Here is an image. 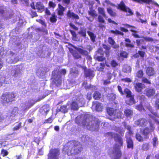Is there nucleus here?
<instances>
[{"mask_svg": "<svg viewBox=\"0 0 159 159\" xmlns=\"http://www.w3.org/2000/svg\"><path fill=\"white\" fill-rule=\"evenodd\" d=\"M40 141V138L39 137H34V142L36 143L38 145H39Z\"/></svg>", "mask_w": 159, "mask_h": 159, "instance_id": "69168bd1", "label": "nucleus"}, {"mask_svg": "<svg viewBox=\"0 0 159 159\" xmlns=\"http://www.w3.org/2000/svg\"><path fill=\"white\" fill-rule=\"evenodd\" d=\"M83 148L80 143L76 141L68 142L64 146L62 151L68 156L75 155L80 153Z\"/></svg>", "mask_w": 159, "mask_h": 159, "instance_id": "f257e3e1", "label": "nucleus"}, {"mask_svg": "<svg viewBox=\"0 0 159 159\" xmlns=\"http://www.w3.org/2000/svg\"><path fill=\"white\" fill-rule=\"evenodd\" d=\"M60 154V150L59 149H51L48 154V159H58Z\"/></svg>", "mask_w": 159, "mask_h": 159, "instance_id": "20e7f679", "label": "nucleus"}, {"mask_svg": "<svg viewBox=\"0 0 159 159\" xmlns=\"http://www.w3.org/2000/svg\"><path fill=\"white\" fill-rule=\"evenodd\" d=\"M8 154V152L6 150L2 149L1 151V154L3 157H5Z\"/></svg>", "mask_w": 159, "mask_h": 159, "instance_id": "603ef678", "label": "nucleus"}, {"mask_svg": "<svg viewBox=\"0 0 159 159\" xmlns=\"http://www.w3.org/2000/svg\"><path fill=\"white\" fill-rule=\"evenodd\" d=\"M67 17L69 18H71L73 19L79 20L80 19L78 15L73 12H71L70 11L68 10L66 12Z\"/></svg>", "mask_w": 159, "mask_h": 159, "instance_id": "2eb2a0df", "label": "nucleus"}, {"mask_svg": "<svg viewBox=\"0 0 159 159\" xmlns=\"http://www.w3.org/2000/svg\"><path fill=\"white\" fill-rule=\"evenodd\" d=\"M111 65L112 66L115 67L118 65V63L116 60H113L111 61Z\"/></svg>", "mask_w": 159, "mask_h": 159, "instance_id": "0e129e2a", "label": "nucleus"}, {"mask_svg": "<svg viewBox=\"0 0 159 159\" xmlns=\"http://www.w3.org/2000/svg\"><path fill=\"white\" fill-rule=\"evenodd\" d=\"M15 97V94L13 92H8L4 94H2L1 96V99L4 102H11Z\"/></svg>", "mask_w": 159, "mask_h": 159, "instance_id": "39448f33", "label": "nucleus"}, {"mask_svg": "<svg viewBox=\"0 0 159 159\" xmlns=\"http://www.w3.org/2000/svg\"><path fill=\"white\" fill-rule=\"evenodd\" d=\"M138 53L139 54V56H140L142 58H143L145 54L144 52L141 51H138Z\"/></svg>", "mask_w": 159, "mask_h": 159, "instance_id": "338daca9", "label": "nucleus"}, {"mask_svg": "<svg viewBox=\"0 0 159 159\" xmlns=\"http://www.w3.org/2000/svg\"><path fill=\"white\" fill-rule=\"evenodd\" d=\"M73 57L76 59L80 58L81 56L77 52H74L72 54Z\"/></svg>", "mask_w": 159, "mask_h": 159, "instance_id": "09e8293b", "label": "nucleus"}, {"mask_svg": "<svg viewBox=\"0 0 159 159\" xmlns=\"http://www.w3.org/2000/svg\"><path fill=\"white\" fill-rule=\"evenodd\" d=\"M117 8L124 12H126L127 13L126 16H131L134 14L132 11L129 8L126 7L124 3L122 1L118 5Z\"/></svg>", "mask_w": 159, "mask_h": 159, "instance_id": "7ed1b4c3", "label": "nucleus"}, {"mask_svg": "<svg viewBox=\"0 0 159 159\" xmlns=\"http://www.w3.org/2000/svg\"><path fill=\"white\" fill-rule=\"evenodd\" d=\"M124 113L126 117L131 118L133 115V111L130 109L127 108L125 110Z\"/></svg>", "mask_w": 159, "mask_h": 159, "instance_id": "b1692460", "label": "nucleus"}, {"mask_svg": "<svg viewBox=\"0 0 159 159\" xmlns=\"http://www.w3.org/2000/svg\"><path fill=\"white\" fill-rule=\"evenodd\" d=\"M151 132L149 128L146 127L144 128L142 131H141V134L143 135L145 139H148L149 138L148 135Z\"/></svg>", "mask_w": 159, "mask_h": 159, "instance_id": "412c9836", "label": "nucleus"}, {"mask_svg": "<svg viewBox=\"0 0 159 159\" xmlns=\"http://www.w3.org/2000/svg\"><path fill=\"white\" fill-rule=\"evenodd\" d=\"M155 93V89L152 88H147L145 90V94L148 97H150Z\"/></svg>", "mask_w": 159, "mask_h": 159, "instance_id": "ddd939ff", "label": "nucleus"}, {"mask_svg": "<svg viewBox=\"0 0 159 159\" xmlns=\"http://www.w3.org/2000/svg\"><path fill=\"white\" fill-rule=\"evenodd\" d=\"M75 101L77 103L78 105L80 107L82 106L84 103L83 98H82L77 97V98H76Z\"/></svg>", "mask_w": 159, "mask_h": 159, "instance_id": "473e14b6", "label": "nucleus"}, {"mask_svg": "<svg viewBox=\"0 0 159 159\" xmlns=\"http://www.w3.org/2000/svg\"><path fill=\"white\" fill-rule=\"evenodd\" d=\"M49 6L50 7H52L54 8L56 6V4L52 1H50L48 3Z\"/></svg>", "mask_w": 159, "mask_h": 159, "instance_id": "680f3d73", "label": "nucleus"}, {"mask_svg": "<svg viewBox=\"0 0 159 159\" xmlns=\"http://www.w3.org/2000/svg\"><path fill=\"white\" fill-rule=\"evenodd\" d=\"M29 14L31 16L32 18H33L34 17L38 16V15L35 11H34L32 10H31Z\"/></svg>", "mask_w": 159, "mask_h": 159, "instance_id": "864d4df0", "label": "nucleus"}, {"mask_svg": "<svg viewBox=\"0 0 159 159\" xmlns=\"http://www.w3.org/2000/svg\"><path fill=\"white\" fill-rule=\"evenodd\" d=\"M134 2L139 3H145L149 4L152 2V0H132Z\"/></svg>", "mask_w": 159, "mask_h": 159, "instance_id": "58836bf2", "label": "nucleus"}, {"mask_svg": "<svg viewBox=\"0 0 159 159\" xmlns=\"http://www.w3.org/2000/svg\"><path fill=\"white\" fill-rule=\"evenodd\" d=\"M116 136L114 137L115 141L117 142L119 144L120 146L123 145V141L122 137L118 134H116Z\"/></svg>", "mask_w": 159, "mask_h": 159, "instance_id": "5701e85b", "label": "nucleus"}, {"mask_svg": "<svg viewBox=\"0 0 159 159\" xmlns=\"http://www.w3.org/2000/svg\"><path fill=\"white\" fill-rule=\"evenodd\" d=\"M127 147L128 148H131L133 149L134 148V143L132 139L130 136L128 137L125 136Z\"/></svg>", "mask_w": 159, "mask_h": 159, "instance_id": "4468645a", "label": "nucleus"}, {"mask_svg": "<svg viewBox=\"0 0 159 159\" xmlns=\"http://www.w3.org/2000/svg\"><path fill=\"white\" fill-rule=\"evenodd\" d=\"M81 67L84 70V74L85 77L91 79L94 76V71L91 69H87L85 66H81Z\"/></svg>", "mask_w": 159, "mask_h": 159, "instance_id": "6e6552de", "label": "nucleus"}, {"mask_svg": "<svg viewBox=\"0 0 159 159\" xmlns=\"http://www.w3.org/2000/svg\"><path fill=\"white\" fill-rule=\"evenodd\" d=\"M114 116L117 118H123L124 116L122 111L116 109Z\"/></svg>", "mask_w": 159, "mask_h": 159, "instance_id": "c85d7f7f", "label": "nucleus"}, {"mask_svg": "<svg viewBox=\"0 0 159 159\" xmlns=\"http://www.w3.org/2000/svg\"><path fill=\"white\" fill-rule=\"evenodd\" d=\"M69 31L72 34V39L75 41H77L78 39V38L75 32L74 31L71 30H70Z\"/></svg>", "mask_w": 159, "mask_h": 159, "instance_id": "a19ab883", "label": "nucleus"}, {"mask_svg": "<svg viewBox=\"0 0 159 159\" xmlns=\"http://www.w3.org/2000/svg\"><path fill=\"white\" fill-rule=\"evenodd\" d=\"M142 81L144 83L151 84V81L145 77H143L142 79Z\"/></svg>", "mask_w": 159, "mask_h": 159, "instance_id": "de8ad7c7", "label": "nucleus"}, {"mask_svg": "<svg viewBox=\"0 0 159 159\" xmlns=\"http://www.w3.org/2000/svg\"><path fill=\"white\" fill-rule=\"evenodd\" d=\"M35 6L38 11L42 12L45 10V7L43 4L40 2H37L36 3Z\"/></svg>", "mask_w": 159, "mask_h": 159, "instance_id": "4be33fe9", "label": "nucleus"}, {"mask_svg": "<svg viewBox=\"0 0 159 159\" xmlns=\"http://www.w3.org/2000/svg\"><path fill=\"white\" fill-rule=\"evenodd\" d=\"M137 76L138 78L141 79L143 77V72L142 70H138L137 72Z\"/></svg>", "mask_w": 159, "mask_h": 159, "instance_id": "79ce46f5", "label": "nucleus"}, {"mask_svg": "<svg viewBox=\"0 0 159 159\" xmlns=\"http://www.w3.org/2000/svg\"><path fill=\"white\" fill-rule=\"evenodd\" d=\"M92 105H95V110L97 111H102L103 109V106L102 103L99 102H93Z\"/></svg>", "mask_w": 159, "mask_h": 159, "instance_id": "6ab92c4d", "label": "nucleus"}, {"mask_svg": "<svg viewBox=\"0 0 159 159\" xmlns=\"http://www.w3.org/2000/svg\"><path fill=\"white\" fill-rule=\"evenodd\" d=\"M115 134L112 132H108L105 134V136L111 138L112 139L113 137L114 138L115 136H114V135Z\"/></svg>", "mask_w": 159, "mask_h": 159, "instance_id": "8fccbe9b", "label": "nucleus"}, {"mask_svg": "<svg viewBox=\"0 0 159 159\" xmlns=\"http://www.w3.org/2000/svg\"><path fill=\"white\" fill-rule=\"evenodd\" d=\"M87 33L90 36L92 41L93 42H94L95 40L96 36L94 34L93 32L89 31H88Z\"/></svg>", "mask_w": 159, "mask_h": 159, "instance_id": "ea45409f", "label": "nucleus"}, {"mask_svg": "<svg viewBox=\"0 0 159 159\" xmlns=\"http://www.w3.org/2000/svg\"><path fill=\"white\" fill-rule=\"evenodd\" d=\"M88 13L89 15L93 17H95L98 16L96 11L92 9H90V11H88Z\"/></svg>", "mask_w": 159, "mask_h": 159, "instance_id": "4c0bfd02", "label": "nucleus"}, {"mask_svg": "<svg viewBox=\"0 0 159 159\" xmlns=\"http://www.w3.org/2000/svg\"><path fill=\"white\" fill-rule=\"evenodd\" d=\"M125 46L126 47H129L131 48L134 47V45L133 44L131 43V40L129 38H125Z\"/></svg>", "mask_w": 159, "mask_h": 159, "instance_id": "393cba45", "label": "nucleus"}, {"mask_svg": "<svg viewBox=\"0 0 159 159\" xmlns=\"http://www.w3.org/2000/svg\"><path fill=\"white\" fill-rule=\"evenodd\" d=\"M78 33L82 37L85 38L86 36V29L84 27H81L80 28V31Z\"/></svg>", "mask_w": 159, "mask_h": 159, "instance_id": "a878e982", "label": "nucleus"}, {"mask_svg": "<svg viewBox=\"0 0 159 159\" xmlns=\"http://www.w3.org/2000/svg\"><path fill=\"white\" fill-rule=\"evenodd\" d=\"M98 13L99 14L102 15L106 19L107 18V16L106 14L104 8L102 7H98Z\"/></svg>", "mask_w": 159, "mask_h": 159, "instance_id": "bb28decb", "label": "nucleus"}, {"mask_svg": "<svg viewBox=\"0 0 159 159\" xmlns=\"http://www.w3.org/2000/svg\"><path fill=\"white\" fill-rule=\"evenodd\" d=\"M53 119L52 116L50 117L48 119L45 120L44 123H51L53 121Z\"/></svg>", "mask_w": 159, "mask_h": 159, "instance_id": "13d9d810", "label": "nucleus"}, {"mask_svg": "<svg viewBox=\"0 0 159 159\" xmlns=\"http://www.w3.org/2000/svg\"><path fill=\"white\" fill-rule=\"evenodd\" d=\"M107 10L108 13L111 17H115L117 16L116 13L111 8H107Z\"/></svg>", "mask_w": 159, "mask_h": 159, "instance_id": "72a5a7b5", "label": "nucleus"}, {"mask_svg": "<svg viewBox=\"0 0 159 159\" xmlns=\"http://www.w3.org/2000/svg\"><path fill=\"white\" fill-rule=\"evenodd\" d=\"M155 107L158 109H159V100L156 101L155 104Z\"/></svg>", "mask_w": 159, "mask_h": 159, "instance_id": "774afa93", "label": "nucleus"}, {"mask_svg": "<svg viewBox=\"0 0 159 159\" xmlns=\"http://www.w3.org/2000/svg\"><path fill=\"white\" fill-rule=\"evenodd\" d=\"M50 20L52 23H54L57 20V16L55 15V13L52 14V16L50 17Z\"/></svg>", "mask_w": 159, "mask_h": 159, "instance_id": "37998d69", "label": "nucleus"}, {"mask_svg": "<svg viewBox=\"0 0 159 159\" xmlns=\"http://www.w3.org/2000/svg\"><path fill=\"white\" fill-rule=\"evenodd\" d=\"M149 130L150 132H153V131L155 129V126L153 125V124H152V123L150 122V124H149Z\"/></svg>", "mask_w": 159, "mask_h": 159, "instance_id": "052dcab7", "label": "nucleus"}, {"mask_svg": "<svg viewBox=\"0 0 159 159\" xmlns=\"http://www.w3.org/2000/svg\"><path fill=\"white\" fill-rule=\"evenodd\" d=\"M142 148L144 150H147L149 148V144L148 143H144L142 145Z\"/></svg>", "mask_w": 159, "mask_h": 159, "instance_id": "bf43d9fd", "label": "nucleus"}, {"mask_svg": "<svg viewBox=\"0 0 159 159\" xmlns=\"http://www.w3.org/2000/svg\"><path fill=\"white\" fill-rule=\"evenodd\" d=\"M79 105L75 101L72 102L70 104L71 109L74 110H77L79 109Z\"/></svg>", "mask_w": 159, "mask_h": 159, "instance_id": "2f4dec72", "label": "nucleus"}, {"mask_svg": "<svg viewBox=\"0 0 159 159\" xmlns=\"http://www.w3.org/2000/svg\"><path fill=\"white\" fill-rule=\"evenodd\" d=\"M146 74L149 76H153L155 74L154 68L150 66L146 68Z\"/></svg>", "mask_w": 159, "mask_h": 159, "instance_id": "f3484780", "label": "nucleus"}, {"mask_svg": "<svg viewBox=\"0 0 159 159\" xmlns=\"http://www.w3.org/2000/svg\"><path fill=\"white\" fill-rule=\"evenodd\" d=\"M103 17L100 15H99L98 16V22L100 23H105V21Z\"/></svg>", "mask_w": 159, "mask_h": 159, "instance_id": "c03bdc74", "label": "nucleus"}, {"mask_svg": "<svg viewBox=\"0 0 159 159\" xmlns=\"http://www.w3.org/2000/svg\"><path fill=\"white\" fill-rule=\"evenodd\" d=\"M96 59L98 61H104L106 58L102 56H98L97 57Z\"/></svg>", "mask_w": 159, "mask_h": 159, "instance_id": "6e6d98bb", "label": "nucleus"}, {"mask_svg": "<svg viewBox=\"0 0 159 159\" xmlns=\"http://www.w3.org/2000/svg\"><path fill=\"white\" fill-rule=\"evenodd\" d=\"M144 40L143 39H137L136 40V43L137 46L139 47L140 46L141 42H144Z\"/></svg>", "mask_w": 159, "mask_h": 159, "instance_id": "4d7b16f0", "label": "nucleus"}, {"mask_svg": "<svg viewBox=\"0 0 159 159\" xmlns=\"http://www.w3.org/2000/svg\"><path fill=\"white\" fill-rule=\"evenodd\" d=\"M135 90L138 92H141L142 90L145 88V85L141 83H136L134 86Z\"/></svg>", "mask_w": 159, "mask_h": 159, "instance_id": "f8f14e48", "label": "nucleus"}, {"mask_svg": "<svg viewBox=\"0 0 159 159\" xmlns=\"http://www.w3.org/2000/svg\"><path fill=\"white\" fill-rule=\"evenodd\" d=\"M68 109L67 108L66 105H62L60 107V109H58L57 111V112L61 111L63 113H66L68 111Z\"/></svg>", "mask_w": 159, "mask_h": 159, "instance_id": "7c9ffc66", "label": "nucleus"}, {"mask_svg": "<svg viewBox=\"0 0 159 159\" xmlns=\"http://www.w3.org/2000/svg\"><path fill=\"white\" fill-rule=\"evenodd\" d=\"M158 139L157 137H154L152 139V144L154 147H156L158 144Z\"/></svg>", "mask_w": 159, "mask_h": 159, "instance_id": "49530a36", "label": "nucleus"}, {"mask_svg": "<svg viewBox=\"0 0 159 159\" xmlns=\"http://www.w3.org/2000/svg\"><path fill=\"white\" fill-rule=\"evenodd\" d=\"M120 31L117 29H116L115 30H110V32L115 35H120L122 36H123L124 35V32L125 33L129 32L128 30L124 27H120Z\"/></svg>", "mask_w": 159, "mask_h": 159, "instance_id": "423d86ee", "label": "nucleus"}, {"mask_svg": "<svg viewBox=\"0 0 159 159\" xmlns=\"http://www.w3.org/2000/svg\"><path fill=\"white\" fill-rule=\"evenodd\" d=\"M130 31L133 32L132 35L135 38H143L146 42H153L154 39L153 38L151 37H150L147 36H143L141 37L137 33V32L133 29H131Z\"/></svg>", "mask_w": 159, "mask_h": 159, "instance_id": "0eeeda50", "label": "nucleus"}, {"mask_svg": "<svg viewBox=\"0 0 159 159\" xmlns=\"http://www.w3.org/2000/svg\"><path fill=\"white\" fill-rule=\"evenodd\" d=\"M77 50L82 55L87 56L89 54L88 52L84 49L80 48H77Z\"/></svg>", "mask_w": 159, "mask_h": 159, "instance_id": "f704fd0d", "label": "nucleus"}, {"mask_svg": "<svg viewBox=\"0 0 159 159\" xmlns=\"http://www.w3.org/2000/svg\"><path fill=\"white\" fill-rule=\"evenodd\" d=\"M101 96L100 93L98 91H96L94 93L93 98L95 100H98L101 98Z\"/></svg>", "mask_w": 159, "mask_h": 159, "instance_id": "e433bc0d", "label": "nucleus"}, {"mask_svg": "<svg viewBox=\"0 0 159 159\" xmlns=\"http://www.w3.org/2000/svg\"><path fill=\"white\" fill-rule=\"evenodd\" d=\"M12 71V75L14 77H16L20 73V69L18 67L14 69Z\"/></svg>", "mask_w": 159, "mask_h": 159, "instance_id": "c756f323", "label": "nucleus"}, {"mask_svg": "<svg viewBox=\"0 0 159 159\" xmlns=\"http://www.w3.org/2000/svg\"><path fill=\"white\" fill-rule=\"evenodd\" d=\"M36 21L41 24L42 25H43L45 27H46L47 25L44 21L41 19L36 20Z\"/></svg>", "mask_w": 159, "mask_h": 159, "instance_id": "e2e57ef3", "label": "nucleus"}, {"mask_svg": "<svg viewBox=\"0 0 159 159\" xmlns=\"http://www.w3.org/2000/svg\"><path fill=\"white\" fill-rule=\"evenodd\" d=\"M120 56L122 58H127L128 57V53L125 51H121L120 53Z\"/></svg>", "mask_w": 159, "mask_h": 159, "instance_id": "a18cd8bd", "label": "nucleus"}, {"mask_svg": "<svg viewBox=\"0 0 159 159\" xmlns=\"http://www.w3.org/2000/svg\"><path fill=\"white\" fill-rule=\"evenodd\" d=\"M83 126H91L94 128H98L99 127L100 121L98 119L93 120L90 115H85L82 121Z\"/></svg>", "mask_w": 159, "mask_h": 159, "instance_id": "f03ea898", "label": "nucleus"}, {"mask_svg": "<svg viewBox=\"0 0 159 159\" xmlns=\"http://www.w3.org/2000/svg\"><path fill=\"white\" fill-rule=\"evenodd\" d=\"M114 151L113 152L115 153V157L114 159H120L121 156V153L119 145L115 144L114 148Z\"/></svg>", "mask_w": 159, "mask_h": 159, "instance_id": "9b49d317", "label": "nucleus"}, {"mask_svg": "<svg viewBox=\"0 0 159 159\" xmlns=\"http://www.w3.org/2000/svg\"><path fill=\"white\" fill-rule=\"evenodd\" d=\"M135 137L136 139L139 142H142L144 141V137H143L141 134L139 132L136 133L135 135Z\"/></svg>", "mask_w": 159, "mask_h": 159, "instance_id": "cd10ccee", "label": "nucleus"}, {"mask_svg": "<svg viewBox=\"0 0 159 159\" xmlns=\"http://www.w3.org/2000/svg\"><path fill=\"white\" fill-rule=\"evenodd\" d=\"M21 124L22 123L21 122L19 123L17 125L13 127V130L15 131L16 130H19L21 127Z\"/></svg>", "mask_w": 159, "mask_h": 159, "instance_id": "5fc2aeb1", "label": "nucleus"}, {"mask_svg": "<svg viewBox=\"0 0 159 159\" xmlns=\"http://www.w3.org/2000/svg\"><path fill=\"white\" fill-rule=\"evenodd\" d=\"M50 110L49 105H45L43 106L39 110V112L40 114L45 117L47 115Z\"/></svg>", "mask_w": 159, "mask_h": 159, "instance_id": "9d476101", "label": "nucleus"}, {"mask_svg": "<svg viewBox=\"0 0 159 159\" xmlns=\"http://www.w3.org/2000/svg\"><path fill=\"white\" fill-rule=\"evenodd\" d=\"M124 92L126 94V97L128 98H129V103L128 104L129 105H131L134 103V95H132L130 90L128 88H125L124 90Z\"/></svg>", "mask_w": 159, "mask_h": 159, "instance_id": "1a4fd4ad", "label": "nucleus"}, {"mask_svg": "<svg viewBox=\"0 0 159 159\" xmlns=\"http://www.w3.org/2000/svg\"><path fill=\"white\" fill-rule=\"evenodd\" d=\"M107 113L110 116H114L116 109L114 110L113 108L108 107L107 109Z\"/></svg>", "mask_w": 159, "mask_h": 159, "instance_id": "c9c22d12", "label": "nucleus"}, {"mask_svg": "<svg viewBox=\"0 0 159 159\" xmlns=\"http://www.w3.org/2000/svg\"><path fill=\"white\" fill-rule=\"evenodd\" d=\"M108 41L109 43L111 45H113L115 43V41L111 37H108Z\"/></svg>", "mask_w": 159, "mask_h": 159, "instance_id": "3c124183", "label": "nucleus"}, {"mask_svg": "<svg viewBox=\"0 0 159 159\" xmlns=\"http://www.w3.org/2000/svg\"><path fill=\"white\" fill-rule=\"evenodd\" d=\"M146 122L145 119L140 118L135 121V124L140 126H145L146 125Z\"/></svg>", "mask_w": 159, "mask_h": 159, "instance_id": "a211bd4d", "label": "nucleus"}, {"mask_svg": "<svg viewBox=\"0 0 159 159\" xmlns=\"http://www.w3.org/2000/svg\"><path fill=\"white\" fill-rule=\"evenodd\" d=\"M66 8L64 7L61 4H58V9L57 11V14L61 16H62L64 15V12L66 10Z\"/></svg>", "mask_w": 159, "mask_h": 159, "instance_id": "aec40b11", "label": "nucleus"}, {"mask_svg": "<svg viewBox=\"0 0 159 159\" xmlns=\"http://www.w3.org/2000/svg\"><path fill=\"white\" fill-rule=\"evenodd\" d=\"M53 76L54 78L52 80L53 83L57 86L61 85L62 82L61 77L60 76H58V75L55 77V75H54Z\"/></svg>", "mask_w": 159, "mask_h": 159, "instance_id": "dca6fc26", "label": "nucleus"}]
</instances>
